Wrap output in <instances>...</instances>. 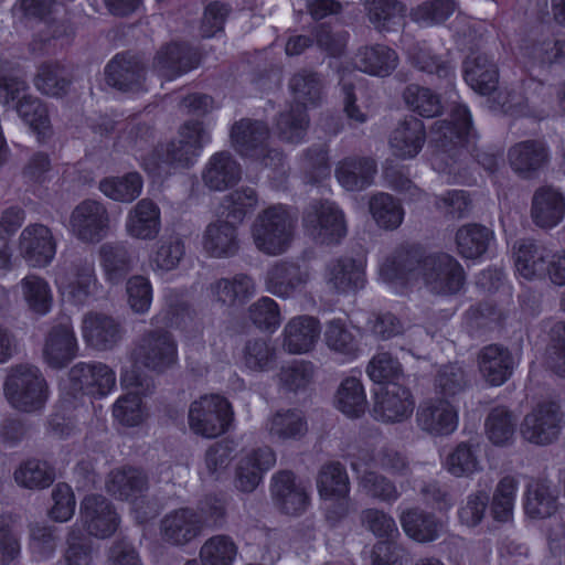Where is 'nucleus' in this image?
Here are the masks:
<instances>
[{"instance_id": "nucleus-1", "label": "nucleus", "mask_w": 565, "mask_h": 565, "mask_svg": "<svg viewBox=\"0 0 565 565\" xmlns=\"http://www.w3.org/2000/svg\"><path fill=\"white\" fill-rule=\"evenodd\" d=\"M379 279L395 294L422 279L431 292L452 295L463 287L465 274L461 265L448 254L420 258L414 252L399 248L381 262Z\"/></svg>"}, {"instance_id": "nucleus-2", "label": "nucleus", "mask_w": 565, "mask_h": 565, "mask_svg": "<svg viewBox=\"0 0 565 565\" xmlns=\"http://www.w3.org/2000/svg\"><path fill=\"white\" fill-rule=\"evenodd\" d=\"M210 141V129L202 121L190 120L179 128L175 139L147 154L136 153V158L151 178L162 180L195 164Z\"/></svg>"}, {"instance_id": "nucleus-3", "label": "nucleus", "mask_w": 565, "mask_h": 565, "mask_svg": "<svg viewBox=\"0 0 565 565\" xmlns=\"http://www.w3.org/2000/svg\"><path fill=\"white\" fill-rule=\"evenodd\" d=\"M436 388L443 396L423 401L416 413L418 427L433 436H448L459 425V408L455 396L466 384V375L461 366L449 364L440 367L437 373Z\"/></svg>"}, {"instance_id": "nucleus-4", "label": "nucleus", "mask_w": 565, "mask_h": 565, "mask_svg": "<svg viewBox=\"0 0 565 565\" xmlns=\"http://www.w3.org/2000/svg\"><path fill=\"white\" fill-rule=\"evenodd\" d=\"M230 461H234V486L242 492L254 491L263 475L276 463V454L269 447L242 448L232 455L228 444H218L206 451L205 468L210 476H218Z\"/></svg>"}, {"instance_id": "nucleus-5", "label": "nucleus", "mask_w": 565, "mask_h": 565, "mask_svg": "<svg viewBox=\"0 0 565 565\" xmlns=\"http://www.w3.org/2000/svg\"><path fill=\"white\" fill-rule=\"evenodd\" d=\"M297 217L291 211L276 204L260 211L250 225V237L255 247L267 255L285 253L295 236Z\"/></svg>"}, {"instance_id": "nucleus-6", "label": "nucleus", "mask_w": 565, "mask_h": 565, "mask_svg": "<svg viewBox=\"0 0 565 565\" xmlns=\"http://www.w3.org/2000/svg\"><path fill=\"white\" fill-rule=\"evenodd\" d=\"M3 395L13 408L32 413L45 405L49 399V386L38 366L18 364L7 372Z\"/></svg>"}, {"instance_id": "nucleus-7", "label": "nucleus", "mask_w": 565, "mask_h": 565, "mask_svg": "<svg viewBox=\"0 0 565 565\" xmlns=\"http://www.w3.org/2000/svg\"><path fill=\"white\" fill-rule=\"evenodd\" d=\"M296 106L282 113L277 121L279 138L291 143L301 141L308 128L307 104H315L320 95V87L312 74H297L290 81Z\"/></svg>"}, {"instance_id": "nucleus-8", "label": "nucleus", "mask_w": 565, "mask_h": 565, "mask_svg": "<svg viewBox=\"0 0 565 565\" xmlns=\"http://www.w3.org/2000/svg\"><path fill=\"white\" fill-rule=\"evenodd\" d=\"M26 84L19 77L0 78V103L18 100L17 111L40 142H46L53 135L49 111L42 102L25 94Z\"/></svg>"}, {"instance_id": "nucleus-9", "label": "nucleus", "mask_w": 565, "mask_h": 565, "mask_svg": "<svg viewBox=\"0 0 565 565\" xmlns=\"http://www.w3.org/2000/svg\"><path fill=\"white\" fill-rule=\"evenodd\" d=\"M352 469L358 473L360 484L373 498L382 501H395L398 492L393 483L380 476L373 469L382 467L394 473H402L406 468L405 459L396 454H379L376 457L362 452L351 462Z\"/></svg>"}, {"instance_id": "nucleus-10", "label": "nucleus", "mask_w": 565, "mask_h": 565, "mask_svg": "<svg viewBox=\"0 0 565 565\" xmlns=\"http://www.w3.org/2000/svg\"><path fill=\"white\" fill-rule=\"evenodd\" d=\"M54 284L62 299L74 306H84L95 301L103 289L94 264L88 262L70 267L57 265Z\"/></svg>"}, {"instance_id": "nucleus-11", "label": "nucleus", "mask_w": 565, "mask_h": 565, "mask_svg": "<svg viewBox=\"0 0 565 565\" xmlns=\"http://www.w3.org/2000/svg\"><path fill=\"white\" fill-rule=\"evenodd\" d=\"M454 103L456 105L451 111L452 121L450 124L437 121L431 130V142L435 145L436 151L430 162L439 173L451 174L454 172L452 163L446 162L445 159L446 157L452 159V156L448 152L456 146L461 145L471 130V116L468 108L462 104Z\"/></svg>"}, {"instance_id": "nucleus-12", "label": "nucleus", "mask_w": 565, "mask_h": 565, "mask_svg": "<svg viewBox=\"0 0 565 565\" xmlns=\"http://www.w3.org/2000/svg\"><path fill=\"white\" fill-rule=\"evenodd\" d=\"M233 420L228 401L218 394H206L191 403L188 414L190 429L204 438L226 433Z\"/></svg>"}, {"instance_id": "nucleus-13", "label": "nucleus", "mask_w": 565, "mask_h": 565, "mask_svg": "<svg viewBox=\"0 0 565 565\" xmlns=\"http://www.w3.org/2000/svg\"><path fill=\"white\" fill-rule=\"evenodd\" d=\"M106 490L113 497L128 501L131 504V512L139 523L146 522L157 512L154 505L146 500L147 479L138 469L113 470L106 481Z\"/></svg>"}, {"instance_id": "nucleus-14", "label": "nucleus", "mask_w": 565, "mask_h": 565, "mask_svg": "<svg viewBox=\"0 0 565 565\" xmlns=\"http://www.w3.org/2000/svg\"><path fill=\"white\" fill-rule=\"evenodd\" d=\"M120 385L125 391L113 405V417L121 426L137 427L148 418V409L141 395L149 390V382L145 374H134V370L124 367L120 375Z\"/></svg>"}, {"instance_id": "nucleus-15", "label": "nucleus", "mask_w": 565, "mask_h": 565, "mask_svg": "<svg viewBox=\"0 0 565 565\" xmlns=\"http://www.w3.org/2000/svg\"><path fill=\"white\" fill-rule=\"evenodd\" d=\"M177 360V344L171 335L167 331H151L139 340L124 367L134 370V374H143L139 365L149 370L163 371L172 366Z\"/></svg>"}, {"instance_id": "nucleus-16", "label": "nucleus", "mask_w": 565, "mask_h": 565, "mask_svg": "<svg viewBox=\"0 0 565 565\" xmlns=\"http://www.w3.org/2000/svg\"><path fill=\"white\" fill-rule=\"evenodd\" d=\"M303 228L316 242L332 244L347 234L342 211L333 202L311 204L303 215Z\"/></svg>"}, {"instance_id": "nucleus-17", "label": "nucleus", "mask_w": 565, "mask_h": 565, "mask_svg": "<svg viewBox=\"0 0 565 565\" xmlns=\"http://www.w3.org/2000/svg\"><path fill=\"white\" fill-rule=\"evenodd\" d=\"M109 222L108 211L103 203L85 200L74 207L66 227L84 243H98L107 235Z\"/></svg>"}, {"instance_id": "nucleus-18", "label": "nucleus", "mask_w": 565, "mask_h": 565, "mask_svg": "<svg viewBox=\"0 0 565 565\" xmlns=\"http://www.w3.org/2000/svg\"><path fill=\"white\" fill-rule=\"evenodd\" d=\"M563 422V413L556 403H540L525 415L520 431L529 443L548 445L557 439Z\"/></svg>"}, {"instance_id": "nucleus-19", "label": "nucleus", "mask_w": 565, "mask_h": 565, "mask_svg": "<svg viewBox=\"0 0 565 565\" xmlns=\"http://www.w3.org/2000/svg\"><path fill=\"white\" fill-rule=\"evenodd\" d=\"M56 248L52 231L43 224H30L19 235L18 252L30 267H47L56 255Z\"/></svg>"}, {"instance_id": "nucleus-20", "label": "nucleus", "mask_w": 565, "mask_h": 565, "mask_svg": "<svg viewBox=\"0 0 565 565\" xmlns=\"http://www.w3.org/2000/svg\"><path fill=\"white\" fill-rule=\"evenodd\" d=\"M81 522L88 535L106 539L117 531L120 519L106 498L90 494L82 501Z\"/></svg>"}, {"instance_id": "nucleus-21", "label": "nucleus", "mask_w": 565, "mask_h": 565, "mask_svg": "<svg viewBox=\"0 0 565 565\" xmlns=\"http://www.w3.org/2000/svg\"><path fill=\"white\" fill-rule=\"evenodd\" d=\"M116 386V374L103 363H78L68 374V388L92 396H106Z\"/></svg>"}, {"instance_id": "nucleus-22", "label": "nucleus", "mask_w": 565, "mask_h": 565, "mask_svg": "<svg viewBox=\"0 0 565 565\" xmlns=\"http://www.w3.org/2000/svg\"><path fill=\"white\" fill-rule=\"evenodd\" d=\"M373 416L383 423H401L408 419L414 411L411 392L398 385L381 386L375 391Z\"/></svg>"}, {"instance_id": "nucleus-23", "label": "nucleus", "mask_w": 565, "mask_h": 565, "mask_svg": "<svg viewBox=\"0 0 565 565\" xmlns=\"http://www.w3.org/2000/svg\"><path fill=\"white\" fill-rule=\"evenodd\" d=\"M203 530V521L195 510L180 508L166 514L161 520L160 533L163 541L172 545H185L196 539Z\"/></svg>"}, {"instance_id": "nucleus-24", "label": "nucleus", "mask_w": 565, "mask_h": 565, "mask_svg": "<svg viewBox=\"0 0 565 565\" xmlns=\"http://www.w3.org/2000/svg\"><path fill=\"white\" fill-rule=\"evenodd\" d=\"M323 280L335 292H354L364 287V263L350 256L332 259L326 267Z\"/></svg>"}, {"instance_id": "nucleus-25", "label": "nucleus", "mask_w": 565, "mask_h": 565, "mask_svg": "<svg viewBox=\"0 0 565 565\" xmlns=\"http://www.w3.org/2000/svg\"><path fill=\"white\" fill-rule=\"evenodd\" d=\"M320 333V322L315 317H294L284 327L282 349L290 354H306L315 349Z\"/></svg>"}, {"instance_id": "nucleus-26", "label": "nucleus", "mask_w": 565, "mask_h": 565, "mask_svg": "<svg viewBox=\"0 0 565 565\" xmlns=\"http://www.w3.org/2000/svg\"><path fill=\"white\" fill-rule=\"evenodd\" d=\"M271 493L278 508L289 515L302 513L309 504L307 487L290 471H280L273 477Z\"/></svg>"}, {"instance_id": "nucleus-27", "label": "nucleus", "mask_w": 565, "mask_h": 565, "mask_svg": "<svg viewBox=\"0 0 565 565\" xmlns=\"http://www.w3.org/2000/svg\"><path fill=\"white\" fill-rule=\"evenodd\" d=\"M126 234L139 241H152L161 231V211L150 199H142L134 205L125 218Z\"/></svg>"}, {"instance_id": "nucleus-28", "label": "nucleus", "mask_w": 565, "mask_h": 565, "mask_svg": "<svg viewBox=\"0 0 565 565\" xmlns=\"http://www.w3.org/2000/svg\"><path fill=\"white\" fill-rule=\"evenodd\" d=\"M202 247L206 254L216 258L235 255L239 248L237 224L217 217L206 226L202 236Z\"/></svg>"}, {"instance_id": "nucleus-29", "label": "nucleus", "mask_w": 565, "mask_h": 565, "mask_svg": "<svg viewBox=\"0 0 565 565\" xmlns=\"http://www.w3.org/2000/svg\"><path fill=\"white\" fill-rule=\"evenodd\" d=\"M84 341L97 350H108L121 339V327L110 316L87 312L82 320Z\"/></svg>"}, {"instance_id": "nucleus-30", "label": "nucleus", "mask_w": 565, "mask_h": 565, "mask_svg": "<svg viewBox=\"0 0 565 565\" xmlns=\"http://www.w3.org/2000/svg\"><path fill=\"white\" fill-rule=\"evenodd\" d=\"M552 250L532 241H521L514 246L513 258L516 274L533 280L545 277Z\"/></svg>"}, {"instance_id": "nucleus-31", "label": "nucleus", "mask_w": 565, "mask_h": 565, "mask_svg": "<svg viewBox=\"0 0 565 565\" xmlns=\"http://www.w3.org/2000/svg\"><path fill=\"white\" fill-rule=\"evenodd\" d=\"M481 377L491 386H501L513 373L514 361L508 349L491 344L478 354Z\"/></svg>"}, {"instance_id": "nucleus-32", "label": "nucleus", "mask_w": 565, "mask_h": 565, "mask_svg": "<svg viewBox=\"0 0 565 565\" xmlns=\"http://www.w3.org/2000/svg\"><path fill=\"white\" fill-rule=\"evenodd\" d=\"M533 222L542 228H553L565 217V195L552 186L539 189L532 200Z\"/></svg>"}, {"instance_id": "nucleus-33", "label": "nucleus", "mask_w": 565, "mask_h": 565, "mask_svg": "<svg viewBox=\"0 0 565 565\" xmlns=\"http://www.w3.org/2000/svg\"><path fill=\"white\" fill-rule=\"evenodd\" d=\"M77 352V340L70 323H61L49 332L43 356L52 367H62L71 362Z\"/></svg>"}, {"instance_id": "nucleus-34", "label": "nucleus", "mask_w": 565, "mask_h": 565, "mask_svg": "<svg viewBox=\"0 0 565 565\" xmlns=\"http://www.w3.org/2000/svg\"><path fill=\"white\" fill-rule=\"evenodd\" d=\"M242 177L239 164L228 152H216L206 162L202 172L204 184L213 191H224L236 184Z\"/></svg>"}, {"instance_id": "nucleus-35", "label": "nucleus", "mask_w": 565, "mask_h": 565, "mask_svg": "<svg viewBox=\"0 0 565 565\" xmlns=\"http://www.w3.org/2000/svg\"><path fill=\"white\" fill-rule=\"evenodd\" d=\"M465 79L481 95H488L497 88L499 74L497 64L484 53L472 52L465 61Z\"/></svg>"}, {"instance_id": "nucleus-36", "label": "nucleus", "mask_w": 565, "mask_h": 565, "mask_svg": "<svg viewBox=\"0 0 565 565\" xmlns=\"http://www.w3.org/2000/svg\"><path fill=\"white\" fill-rule=\"evenodd\" d=\"M196 64L195 53L186 46L174 43L158 52L153 68L159 76L171 81L193 70Z\"/></svg>"}, {"instance_id": "nucleus-37", "label": "nucleus", "mask_w": 565, "mask_h": 565, "mask_svg": "<svg viewBox=\"0 0 565 565\" xmlns=\"http://www.w3.org/2000/svg\"><path fill=\"white\" fill-rule=\"evenodd\" d=\"M425 139L426 134L423 122L417 118H409L394 129L390 139V147L395 157L412 159L420 152Z\"/></svg>"}, {"instance_id": "nucleus-38", "label": "nucleus", "mask_w": 565, "mask_h": 565, "mask_svg": "<svg viewBox=\"0 0 565 565\" xmlns=\"http://www.w3.org/2000/svg\"><path fill=\"white\" fill-rule=\"evenodd\" d=\"M399 522L406 536L418 543L437 540L445 529L444 522L418 509L403 511Z\"/></svg>"}, {"instance_id": "nucleus-39", "label": "nucleus", "mask_w": 565, "mask_h": 565, "mask_svg": "<svg viewBox=\"0 0 565 565\" xmlns=\"http://www.w3.org/2000/svg\"><path fill=\"white\" fill-rule=\"evenodd\" d=\"M265 429L276 441L299 440L308 431V424L301 411L281 409L266 422Z\"/></svg>"}, {"instance_id": "nucleus-40", "label": "nucleus", "mask_w": 565, "mask_h": 565, "mask_svg": "<svg viewBox=\"0 0 565 565\" xmlns=\"http://www.w3.org/2000/svg\"><path fill=\"white\" fill-rule=\"evenodd\" d=\"M309 275L292 264L279 263L267 273L266 285L269 292L287 298L300 291L307 284Z\"/></svg>"}, {"instance_id": "nucleus-41", "label": "nucleus", "mask_w": 565, "mask_h": 565, "mask_svg": "<svg viewBox=\"0 0 565 565\" xmlns=\"http://www.w3.org/2000/svg\"><path fill=\"white\" fill-rule=\"evenodd\" d=\"M106 83L122 92H137L141 88L143 79V68L138 61L116 56L106 66Z\"/></svg>"}, {"instance_id": "nucleus-42", "label": "nucleus", "mask_w": 565, "mask_h": 565, "mask_svg": "<svg viewBox=\"0 0 565 565\" xmlns=\"http://www.w3.org/2000/svg\"><path fill=\"white\" fill-rule=\"evenodd\" d=\"M376 173L374 160L369 158H347L335 169L338 182L348 191H360L369 186Z\"/></svg>"}, {"instance_id": "nucleus-43", "label": "nucleus", "mask_w": 565, "mask_h": 565, "mask_svg": "<svg viewBox=\"0 0 565 565\" xmlns=\"http://www.w3.org/2000/svg\"><path fill=\"white\" fill-rule=\"evenodd\" d=\"M324 343L329 350L351 361L358 356L359 331L342 319L329 320L324 326Z\"/></svg>"}, {"instance_id": "nucleus-44", "label": "nucleus", "mask_w": 565, "mask_h": 565, "mask_svg": "<svg viewBox=\"0 0 565 565\" xmlns=\"http://www.w3.org/2000/svg\"><path fill=\"white\" fill-rule=\"evenodd\" d=\"M231 137L241 154L258 159L264 153L268 130L263 122L243 119L233 127Z\"/></svg>"}, {"instance_id": "nucleus-45", "label": "nucleus", "mask_w": 565, "mask_h": 565, "mask_svg": "<svg viewBox=\"0 0 565 565\" xmlns=\"http://www.w3.org/2000/svg\"><path fill=\"white\" fill-rule=\"evenodd\" d=\"M98 189L106 198L115 202L131 203L140 196L143 180L138 172L131 171L122 175H109L102 179Z\"/></svg>"}, {"instance_id": "nucleus-46", "label": "nucleus", "mask_w": 565, "mask_h": 565, "mask_svg": "<svg viewBox=\"0 0 565 565\" xmlns=\"http://www.w3.org/2000/svg\"><path fill=\"white\" fill-rule=\"evenodd\" d=\"M525 513L531 519H545L557 510V495L546 480H534L527 486Z\"/></svg>"}, {"instance_id": "nucleus-47", "label": "nucleus", "mask_w": 565, "mask_h": 565, "mask_svg": "<svg viewBox=\"0 0 565 565\" xmlns=\"http://www.w3.org/2000/svg\"><path fill=\"white\" fill-rule=\"evenodd\" d=\"M354 63L356 68L363 73L387 76L397 65V55L390 47L376 45L361 49L355 55Z\"/></svg>"}, {"instance_id": "nucleus-48", "label": "nucleus", "mask_w": 565, "mask_h": 565, "mask_svg": "<svg viewBox=\"0 0 565 565\" xmlns=\"http://www.w3.org/2000/svg\"><path fill=\"white\" fill-rule=\"evenodd\" d=\"M22 298L28 308L38 315H46L53 305V292L49 281L36 275L29 274L19 282Z\"/></svg>"}, {"instance_id": "nucleus-49", "label": "nucleus", "mask_w": 565, "mask_h": 565, "mask_svg": "<svg viewBox=\"0 0 565 565\" xmlns=\"http://www.w3.org/2000/svg\"><path fill=\"white\" fill-rule=\"evenodd\" d=\"M98 256L104 277L110 284H118L131 268L129 252L121 244H103Z\"/></svg>"}, {"instance_id": "nucleus-50", "label": "nucleus", "mask_w": 565, "mask_h": 565, "mask_svg": "<svg viewBox=\"0 0 565 565\" xmlns=\"http://www.w3.org/2000/svg\"><path fill=\"white\" fill-rule=\"evenodd\" d=\"M366 404V394L360 379H344L334 397L335 407L345 416L355 418L364 414Z\"/></svg>"}, {"instance_id": "nucleus-51", "label": "nucleus", "mask_w": 565, "mask_h": 565, "mask_svg": "<svg viewBox=\"0 0 565 565\" xmlns=\"http://www.w3.org/2000/svg\"><path fill=\"white\" fill-rule=\"evenodd\" d=\"M317 487L324 501H342L350 491L348 475L340 463H329L322 467Z\"/></svg>"}, {"instance_id": "nucleus-52", "label": "nucleus", "mask_w": 565, "mask_h": 565, "mask_svg": "<svg viewBox=\"0 0 565 565\" xmlns=\"http://www.w3.org/2000/svg\"><path fill=\"white\" fill-rule=\"evenodd\" d=\"M492 238L493 234L487 227L466 225L457 231V249L463 258L477 259L487 252Z\"/></svg>"}, {"instance_id": "nucleus-53", "label": "nucleus", "mask_w": 565, "mask_h": 565, "mask_svg": "<svg viewBox=\"0 0 565 565\" xmlns=\"http://www.w3.org/2000/svg\"><path fill=\"white\" fill-rule=\"evenodd\" d=\"M257 195L252 188H242L223 198L216 216L241 224L248 212L257 205Z\"/></svg>"}, {"instance_id": "nucleus-54", "label": "nucleus", "mask_w": 565, "mask_h": 565, "mask_svg": "<svg viewBox=\"0 0 565 565\" xmlns=\"http://www.w3.org/2000/svg\"><path fill=\"white\" fill-rule=\"evenodd\" d=\"M185 255V245L178 235L162 237L150 256L153 271L167 273L178 267Z\"/></svg>"}, {"instance_id": "nucleus-55", "label": "nucleus", "mask_w": 565, "mask_h": 565, "mask_svg": "<svg viewBox=\"0 0 565 565\" xmlns=\"http://www.w3.org/2000/svg\"><path fill=\"white\" fill-rule=\"evenodd\" d=\"M544 146L536 141L516 143L509 151L510 164L519 173H529L540 169L546 161Z\"/></svg>"}, {"instance_id": "nucleus-56", "label": "nucleus", "mask_w": 565, "mask_h": 565, "mask_svg": "<svg viewBox=\"0 0 565 565\" xmlns=\"http://www.w3.org/2000/svg\"><path fill=\"white\" fill-rule=\"evenodd\" d=\"M370 212L376 224L385 230L397 228L404 220L401 204L390 194L377 193L369 203Z\"/></svg>"}, {"instance_id": "nucleus-57", "label": "nucleus", "mask_w": 565, "mask_h": 565, "mask_svg": "<svg viewBox=\"0 0 565 565\" xmlns=\"http://www.w3.org/2000/svg\"><path fill=\"white\" fill-rule=\"evenodd\" d=\"M55 479L53 468L45 461L31 459L14 471L15 482L26 489L47 488Z\"/></svg>"}, {"instance_id": "nucleus-58", "label": "nucleus", "mask_w": 565, "mask_h": 565, "mask_svg": "<svg viewBox=\"0 0 565 565\" xmlns=\"http://www.w3.org/2000/svg\"><path fill=\"white\" fill-rule=\"evenodd\" d=\"M445 467L455 477H468L482 469L478 447L461 443L447 457Z\"/></svg>"}, {"instance_id": "nucleus-59", "label": "nucleus", "mask_w": 565, "mask_h": 565, "mask_svg": "<svg viewBox=\"0 0 565 565\" xmlns=\"http://www.w3.org/2000/svg\"><path fill=\"white\" fill-rule=\"evenodd\" d=\"M237 555V546L226 535H215L201 547L200 558L203 565H232Z\"/></svg>"}, {"instance_id": "nucleus-60", "label": "nucleus", "mask_w": 565, "mask_h": 565, "mask_svg": "<svg viewBox=\"0 0 565 565\" xmlns=\"http://www.w3.org/2000/svg\"><path fill=\"white\" fill-rule=\"evenodd\" d=\"M366 374L374 383L388 386L397 384L403 371L397 359L388 352H379L369 362Z\"/></svg>"}, {"instance_id": "nucleus-61", "label": "nucleus", "mask_w": 565, "mask_h": 565, "mask_svg": "<svg viewBox=\"0 0 565 565\" xmlns=\"http://www.w3.org/2000/svg\"><path fill=\"white\" fill-rule=\"evenodd\" d=\"M486 433L489 440L497 446L512 441L515 433V418L504 407L492 409L486 422Z\"/></svg>"}, {"instance_id": "nucleus-62", "label": "nucleus", "mask_w": 565, "mask_h": 565, "mask_svg": "<svg viewBox=\"0 0 565 565\" xmlns=\"http://www.w3.org/2000/svg\"><path fill=\"white\" fill-rule=\"evenodd\" d=\"M241 363L250 372H266L275 363V349L265 340L248 341L243 349Z\"/></svg>"}, {"instance_id": "nucleus-63", "label": "nucleus", "mask_w": 565, "mask_h": 565, "mask_svg": "<svg viewBox=\"0 0 565 565\" xmlns=\"http://www.w3.org/2000/svg\"><path fill=\"white\" fill-rule=\"evenodd\" d=\"M371 22L380 30H391L403 21L405 8L395 0H371L367 2Z\"/></svg>"}, {"instance_id": "nucleus-64", "label": "nucleus", "mask_w": 565, "mask_h": 565, "mask_svg": "<svg viewBox=\"0 0 565 565\" xmlns=\"http://www.w3.org/2000/svg\"><path fill=\"white\" fill-rule=\"evenodd\" d=\"M254 282L246 275H237L233 279H222L212 287L216 299L228 305L245 300L254 294Z\"/></svg>"}]
</instances>
